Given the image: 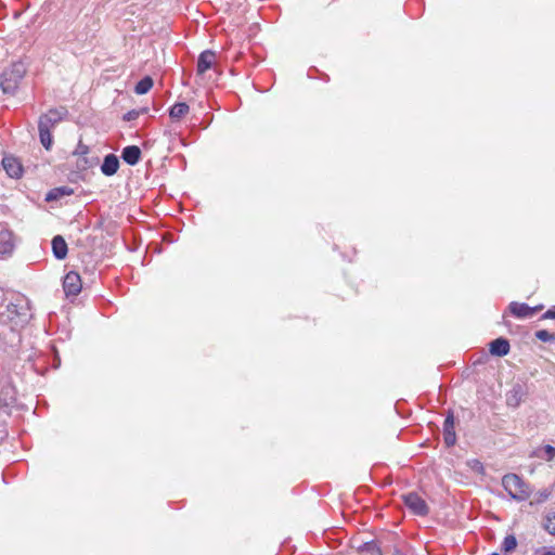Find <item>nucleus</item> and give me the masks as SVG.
<instances>
[{
	"instance_id": "obj_13",
	"label": "nucleus",
	"mask_w": 555,
	"mask_h": 555,
	"mask_svg": "<svg viewBox=\"0 0 555 555\" xmlns=\"http://www.w3.org/2000/svg\"><path fill=\"white\" fill-rule=\"evenodd\" d=\"M140 157L141 151L137 145L126 146L121 152V158L131 166L138 164Z\"/></svg>"
},
{
	"instance_id": "obj_14",
	"label": "nucleus",
	"mask_w": 555,
	"mask_h": 555,
	"mask_svg": "<svg viewBox=\"0 0 555 555\" xmlns=\"http://www.w3.org/2000/svg\"><path fill=\"white\" fill-rule=\"evenodd\" d=\"M52 250L56 259L62 260L67 256V244L61 235L53 237Z\"/></svg>"
},
{
	"instance_id": "obj_6",
	"label": "nucleus",
	"mask_w": 555,
	"mask_h": 555,
	"mask_svg": "<svg viewBox=\"0 0 555 555\" xmlns=\"http://www.w3.org/2000/svg\"><path fill=\"white\" fill-rule=\"evenodd\" d=\"M66 296H77L81 291L80 275L74 271L68 272L63 281Z\"/></svg>"
},
{
	"instance_id": "obj_10",
	"label": "nucleus",
	"mask_w": 555,
	"mask_h": 555,
	"mask_svg": "<svg viewBox=\"0 0 555 555\" xmlns=\"http://www.w3.org/2000/svg\"><path fill=\"white\" fill-rule=\"evenodd\" d=\"M13 233L8 230L0 231V255L8 256L14 250Z\"/></svg>"
},
{
	"instance_id": "obj_1",
	"label": "nucleus",
	"mask_w": 555,
	"mask_h": 555,
	"mask_svg": "<svg viewBox=\"0 0 555 555\" xmlns=\"http://www.w3.org/2000/svg\"><path fill=\"white\" fill-rule=\"evenodd\" d=\"M31 318L30 304L24 296H17L10 302L0 314L2 323L11 326L12 330L23 327Z\"/></svg>"
},
{
	"instance_id": "obj_12",
	"label": "nucleus",
	"mask_w": 555,
	"mask_h": 555,
	"mask_svg": "<svg viewBox=\"0 0 555 555\" xmlns=\"http://www.w3.org/2000/svg\"><path fill=\"white\" fill-rule=\"evenodd\" d=\"M119 168L118 157L114 154H108L105 156L104 162L101 166V171L105 176H113L117 172Z\"/></svg>"
},
{
	"instance_id": "obj_26",
	"label": "nucleus",
	"mask_w": 555,
	"mask_h": 555,
	"mask_svg": "<svg viewBox=\"0 0 555 555\" xmlns=\"http://www.w3.org/2000/svg\"><path fill=\"white\" fill-rule=\"evenodd\" d=\"M546 461H552L555 457V448L546 444L543 447V455Z\"/></svg>"
},
{
	"instance_id": "obj_21",
	"label": "nucleus",
	"mask_w": 555,
	"mask_h": 555,
	"mask_svg": "<svg viewBox=\"0 0 555 555\" xmlns=\"http://www.w3.org/2000/svg\"><path fill=\"white\" fill-rule=\"evenodd\" d=\"M69 194H72V190H69L67 188L55 189L47 195V201L56 199L61 195H69Z\"/></svg>"
},
{
	"instance_id": "obj_32",
	"label": "nucleus",
	"mask_w": 555,
	"mask_h": 555,
	"mask_svg": "<svg viewBox=\"0 0 555 555\" xmlns=\"http://www.w3.org/2000/svg\"><path fill=\"white\" fill-rule=\"evenodd\" d=\"M491 555H499V554H498V553H493V554H491Z\"/></svg>"
},
{
	"instance_id": "obj_4",
	"label": "nucleus",
	"mask_w": 555,
	"mask_h": 555,
	"mask_svg": "<svg viewBox=\"0 0 555 555\" xmlns=\"http://www.w3.org/2000/svg\"><path fill=\"white\" fill-rule=\"evenodd\" d=\"M26 74V67L22 62H15L1 75L0 87L4 93H14L18 83Z\"/></svg>"
},
{
	"instance_id": "obj_27",
	"label": "nucleus",
	"mask_w": 555,
	"mask_h": 555,
	"mask_svg": "<svg viewBox=\"0 0 555 555\" xmlns=\"http://www.w3.org/2000/svg\"><path fill=\"white\" fill-rule=\"evenodd\" d=\"M454 430V417L452 414H449L444 420L443 431Z\"/></svg>"
},
{
	"instance_id": "obj_2",
	"label": "nucleus",
	"mask_w": 555,
	"mask_h": 555,
	"mask_svg": "<svg viewBox=\"0 0 555 555\" xmlns=\"http://www.w3.org/2000/svg\"><path fill=\"white\" fill-rule=\"evenodd\" d=\"M66 115L67 109L65 107H59L51 108L46 114L40 116L38 122L39 138L46 150H50L52 146V130L66 117Z\"/></svg>"
},
{
	"instance_id": "obj_23",
	"label": "nucleus",
	"mask_w": 555,
	"mask_h": 555,
	"mask_svg": "<svg viewBox=\"0 0 555 555\" xmlns=\"http://www.w3.org/2000/svg\"><path fill=\"white\" fill-rule=\"evenodd\" d=\"M443 439L448 447H452L456 442V436L454 430L443 431Z\"/></svg>"
},
{
	"instance_id": "obj_22",
	"label": "nucleus",
	"mask_w": 555,
	"mask_h": 555,
	"mask_svg": "<svg viewBox=\"0 0 555 555\" xmlns=\"http://www.w3.org/2000/svg\"><path fill=\"white\" fill-rule=\"evenodd\" d=\"M535 336L538 339L542 340V341H551V340H554L555 339V335L550 333L548 331L546 330H541V331H538L535 333Z\"/></svg>"
},
{
	"instance_id": "obj_16",
	"label": "nucleus",
	"mask_w": 555,
	"mask_h": 555,
	"mask_svg": "<svg viewBox=\"0 0 555 555\" xmlns=\"http://www.w3.org/2000/svg\"><path fill=\"white\" fill-rule=\"evenodd\" d=\"M190 111V107L186 103L180 102L176 103L169 111V116L172 120H180L184 117Z\"/></svg>"
},
{
	"instance_id": "obj_5",
	"label": "nucleus",
	"mask_w": 555,
	"mask_h": 555,
	"mask_svg": "<svg viewBox=\"0 0 555 555\" xmlns=\"http://www.w3.org/2000/svg\"><path fill=\"white\" fill-rule=\"evenodd\" d=\"M405 506L415 515L425 516L428 514L426 502L415 492L402 495Z\"/></svg>"
},
{
	"instance_id": "obj_17",
	"label": "nucleus",
	"mask_w": 555,
	"mask_h": 555,
	"mask_svg": "<svg viewBox=\"0 0 555 555\" xmlns=\"http://www.w3.org/2000/svg\"><path fill=\"white\" fill-rule=\"evenodd\" d=\"M98 164H99L98 157L90 158L87 155V156L78 157L76 166H77V169H79V170H87L89 168L96 166Z\"/></svg>"
},
{
	"instance_id": "obj_15",
	"label": "nucleus",
	"mask_w": 555,
	"mask_h": 555,
	"mask_svg": "<svg viewBox=\"0 0 555 555\" xmlns=\"http://www.w3.org/2000/svg\"><path fill=\"white\" fill-rule=\"evenodd\" d=\"M524 391L521 386L516 385L513 387V389L507 393L506 397V403L509 406H518L520 402L522 401Z\"/></svg>"
},
{
	"instance_id": "obj_18",
	"label": "nucleus",
	"mask_w": 555,
	"mask_h": 555,
	"mask_svg": "<svg viewBox=\"0 0 555 555\" xmlns=\"http://www.w3.org/2000/svg\"><path fill=\"white\" fill-rule=\"evenodd\" d=\"M153 83V79L150 76H146L135 85L134 92L137 94H145L152 89Z\"/></svg>"
},
{
	"instance_id": "obj_3",
	"label": "nucleus",
	"mask_w": 555,
	"mask_h": 555,
	"mask_svg": "<svg viewBox=\"0 0 555 555\" xmlns=\"http://www.w3.org/2000/svg\"><path fill=\"white\" fill-rule=\"evenodd\" d=\"M502 486L509 496L518 502L526 501L531 495V487L516 474H506L502 478Z\"/></svg>"
},
{
	"instance_id": "obj_29",
	"label": "nucleus",
	"mask_w": 555,
	"mask_h": 555,
	"mask_svg": "<svg viewBox=\"0 0 555 555\" xmlns=\"http://www.w3.org/2000/svg\"><path fill=\"white\" fill-rule=\"evenodd\" d=\"M535 555H555V552L546 547H542L535 552Z\"/></svg>"
},
{
	"instance_id": "obj_31",
	"label": "nucleus",
	"mask_w": 555,
	"mask_h": 555,
	"mask_svg": "<svg viewBox=\"0 0 555 555\" xmlns=\"http://www.w3.org/2000/svg\"><path fill=\"white\" fill-rule=\"evenodd\" d=\"M541 496H542V499H544V500H545V499H547V496H548V492L544 491L543 493H541Z\"/></svg>"
},
{
	"instance_id": "obj_11",
	"label": "nucleus",
	"mask_w": 555,
	"mask_h": 555,
	"mask_svg": "<svg viewBox=\"0 0 555 555\" xmlns=\"http://www.w3.org/2000/svg\"><path fill=\"white\" fill-rule=\"evenodd\" d=\"M509 343L505 338L500 337L490 343V353L493 356H506L509 352Z\"/></svg>"
},
{
	"instance_id": "obj_25",
	"label": "nucleus",
	"mask_w": 555,
	"mask_h": 555,
	"mask_svg": "<svg viewBox=\"0 0 555 555\" xmlns=\"http://www.w3.org/2000/svg\"><path fill=\"white\" fill-rule=\"evenodd\" d=\"M544 528L551 534H555V515L546 517Z\"/></svg>"
},
{
	"instance_id": "obj_20",
	"label": "nucleus",
	"mask_w": 555,
	"mask_h": 555,
	"mask_svg": "<svg viewBox=\"0 0 555 555\" xmlns=\"http://www.w3.org/2000/svg\"><path fill=\"white\" fill-rule=\"evenodd\" d=\"M517 546V540L514 535H507L502 543V550L506 553L513 552Z\"/></svg>"
},
{
	"instance_id": "obj_7",
	"label": "nucleus",
	"mask_w": 555,
	"mask_h": 555,
	"mask_svg": "<svg viewBox=\"0 0 555 555\" xmlns=\"http://www.w3.org/2000/svg\"><path fill=\"white\" fill-rule=\"evenodd\" d=\"M508 309L515 317L519 319H527L533 317L541 307H529L527 304L513 301L509 304Z\"/></svg>"
},
{
	"instance_id": "obj_28",
	"label": "nucleus",
	"mask_w": 555,
	"mask_h": 555,
	"mask_svg": "<svg viewBox=\"0 0 555 555\" xmlns=\"http://www.w3.org/2000/svg\"><path fill=\"white\" fill-rule=\"evenodd\" d=\"M140 113L138 111H130L127 114H125L124 119L127 121L134 120L139 117Z\"/></svg>"
},
{
	"instance_id": "obj_24",
	"label": "nucleus",
	"mask_w": 555,
	"mask_h": 555,
	"mask_svg": "<svg viewBox=\"0 0 555 555\" xmlns=\"http://www.w3.org/2000/svg\"><path fill=\"white\" fill-rule=\"evenodd\" d=\"M89 154V146L83 144L81 141L78 143L75 152H74V155L78 156V157H81V156H87Z\"/></svg>"
},
{
	"instance_id": "obj_30",
	"label": "nucleus",
	"mask_w": 555,
	"mask_h": 555,
	"mask_svg": "<svg viewBox=\"0 0 555 555\" xmlns=\"http://www.w3.org/2000/svg\"><path fill=\"white\" fill-rule=\"evenodd\" d=\"M543 319H555V307L548 309L544 314Z\"/></svg>"
},
{
	"instance_id": "obj_8",
	"label": "nucleus",
	"mask_w": 555,
	"mask_h": 555,
	"mask_svg": "<svg viewBox=\"0 0 555 555\" xmlns=\"http://www.w3.org/2000/svg\"><path fill=\"white\" fill-rule=\"evenodd\" d=\"M2 167L11 178L18 179L22 176V165L14 156H5L2 159Z\"/></svg>"
},
{
	"instance_id": "obj_9",
	"label": "nucleus",
	"mask_w": 555,
	"mask_h": 555,
	"mask_svg": "<svg viewBox=\"0 0 555 555\" xmlns=\"http://www.w3.org/2000/svg\"><path fill=\"white\" fill-rule=\"evenodd\" d=\"M216 62V54L210 50H206L199 54L197 61V74L202 75L207 72Z\"/></svg>"
},
{
	"instance_id": "obj_19",
	"label": "nucleus",
	"mask_w": 555,
	"mask_h": 555,
	"mask_svg": "<svg viewBox=\"0 0 555 555\" xmlns=\"http://www.w3.org/2000/svg\"><path fill=\"white\" fill-rule=\"evenodd\" d=\"M359 550L361 553H366L370 555H382L378 545L374 541L364 543L359 547Z\"/></svg>"
}]
</instances>
